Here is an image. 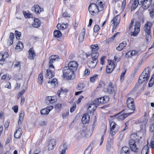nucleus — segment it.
I'll return each mask as SVG.
<instances>
[{
    "mask_svg": "<svg viewBox=\"0 0 154 154\" xmlns=\"http://www.w3.org/2000/svg\"><path fill=\"white\" fill-rule=\"evenodd\" d=\"M150 68L148 67L145 68L143 71L142 73L140 75L138 80V83L136 84L135 87L138 88L140 86L141 84L143 82L146 83L148 80L150 76Z\"/></svg>",
    "mask_w": 154,
    "mask_h": 154,
    "instance_id": "1",
    "label": "nucleus"
},
{
    "mask_svg": "<svg viewBox=\"0 0 154 154\" xmlns=\"http://www.w3.org/2000/svg\"><path fill=\"white\" fill-rule=\"evenodd\" d=\"M91 58L88 59L87 62V65L89 68L93 69L95 67L98 62L97 58L99 55L98 53H91Z\"/></svg>",
    "mask_w": 154,
    "mask_h": 154,
    "instance_id": "2",
    "label": "nucleus"
},
{
    "mask_svg": "<svg viewBox=\"0 0 154 154\" xmlns=\"http://www.w3.org/2000/svg\"><path fill=\"white\" fill-rule=\"evenodd\" d=\"M63 77L66 79L69 80L74 79L75 77V73L68 68L66 66H65L63 69Z\"/></svg>",
    "mask_w": 154,
    "mask_h": 154,
    "instance_id": "3",
    "label": "nucleus"
},
{
    "mask_svg": "<svg viewBox=\"0 0 154 154\" xmlns=\"http://www.w3.org/2000/svg\"><path fill=\"white\" fill-rule=\"evenodd\" d=\"M110 134L112 136L117 132L119 128V126L113 121L112 122H110Z\"/></svg>",
    "mask_w": 154,
    "mask_h": 154,
    "instance_id": "4",
    "label": "nucleus"
},
{
    "mask_svg": "<svg viewBox=\"0 0 154 154\" xmlns=\"http://www.w3.org/2000/svg\"><path fill=\"white\" fill-rule=\"evenodd\" d=\"M152 25V23L148 21L145 24L144 26V30L146 33V38L147 41H148L149 39H149L151 37V36L150 35V28Z\"/></svg>",
    "mask_w": 154,
    "mask_h": 154,
    "instance_id": "5",
    "label": "nucleus"
},
{
    "mask_svg": "<svg viewBox=\"0 0 154 154\" xmlns=\"http://www.w3.org/2000/svg\"><path fill=\"white\" fill-rule=\"evenodd\" d=\"M109 97L106 96L96 99L94 100V103L97 106H98L99 103H105L109 101Z\"/></svg>",
    "mask_w": 154,
    "mask_h": 154,
    "instance_id": "6",
    "label": "nucleus"
},
{
    "mask_svg": "<svg viewBox=\"0 0 154 154\" xmlns=\"http://www.w3.org/2000/svg\"><path fill=\"white\" fill-rule=\"evenodd\" d=\"M78 66L77 62L75 61H72L69 62L68 66H66L71 70L72 72H75L76 71Z\"/></svg>",
    "mask_w": 154,
    "mask_h": 154,
    "instance_id": "7",
    "label": "nucleus"
},
{
    "mask_svg": "<svg viewBox=\"0 0 154 154\" xmlns=\"http://www.w3.org/2000/svg\"><path fill=\"white\" fill-rule=\"evenodd\" d=\"M129 146L131 149L133 151L135 152H137L139 151V149L137 147L135 141L134 139H131L128 142Z\"/></svg>",
    "mask_w": 154,
    "mask_h": 154,
    "instance_id": "8",
    "label": "nucleus"
},
{
    "mask_svg": "<svg viewBox=\"0 0 154 154\" xmlns=\"http://www.w3.org/2000/svg\"><path fill=\"white\" fill-rule=\"evenodd\" d=\"M140 24L138 21L135 23L134 27V30L133 32H131V35L134 36H137L140 31Z\"/></svg>",
    "mask_w": 154,
    "mask_h": 154,
    "instance_id": "9",
    "label": "nucleus"
},
{
    "mask_svg": "<svg viewBox=\"0 0 154 154\" xmlns=\"http://www.w3.org/2000/svg\"><path fill=\"white\" fill-rule=\"evenodd\" d=\"M59 58L58 56L57 55H52L49 58L48 66L50 69L54 68L53 64L56 61H58Z\"/></svg>",
    "mask_w": 154,
    "mask_h": 154,
    "instance_id": "10",
    "label": "nucleus"
},
{
    "mask_svg": "<svg viewBox=\"0 0 154 154\" xmlns=\"http://www.w3.org/2000/svg\"><path fill=\"white\" fill-rule=\"evenodd\" d=\"M127 104L128 108L134 111L135 107L134 103V100L131 97H128L127 101Z\"/></svg>",
    "mask_w": 154,
    "mask_h": 154,
    "instance_id": "11",
    "label": "nucleus"
},
{
    "mask_svg": "<svg viewBox=\"0 0 154 154\" xmlns=\"http://www.w3.org/2000/svg\"><path fill=\"white\" fill-rule=\"evenodd\" d=\"M124 110H123L122 111L119 113L115 117L119 121L123 120L128 116L133 113V112L132 113H124Z\"/></svg>",
    "mask_w": 154,
    "mask_h": 154,
    "instance_id": "12",
    "label": "nucleus"
},
{
    "mask_svg": "<svg viewBox=\"0 0 154 154\" xmlns=\"http://www.w3.org/2000/svg\"><path fill=\"white\" fill-rule=\"evenodd\" d=\"M103 91L110 94H113L115 92V89L114 88V85L112 83L110 82L107 88H104Z\"/></svg>",
    "mask_w": 154,
    "mask_h": 154,
    "instance_id": "13",
    "label": "nucleus"
},
{
    "mask_svg": "<svg viewBox=\"0 0 154 154\" xmlns=\"http://www.w3.org/2000/svg\"><path fill=\"white\" fill-rule=\"evenodd\" d=\"M152 0H143L140 1V5H142V8L144 9H147L151 5Z\"/></svg>",
    "mask_w": 154,
    "mask_h": 154,
    "instance_id": "14",
    "label": "nucleus"
},
{
    "mask_svg": "<svg viewBox=\"0 0 154 154\" xmlns=\"http://www.w3.org/2000/svg\"><path fill=\"white\" fill-rule=\"evenodd\" d=\"M97 3L98 5L94 3H91V5L93 6V8H96V9L98 11L103 10L104 8L103 6V2H102L100 1L99 0H97Z\"/></svg>",
    "mask_w": 154,
    "mask_h": 154,
    "instance_id": "15",
    "label": "nucleus"
},
{
    "mask_svg": "<svg viewBox=\"0 0 154 154\" xmlns=\"http://www.w3.org/2000/svg\"><path fill=\"white\" fill-rule=\"evenodd\" d=\"M120 20V17L119 15H117L115 18L113 19L111 21L112 22V24L113 25V26L112 29V30H114L116 27L118 25L119 23Z\"/></svg>",
    "mask_w": 154,
    "mask_h": 154,
    "instance_id": "16",
    "label": "nucleus"
},
{
    "mask_svg": "<svg viewBox=\"0 0 154 154\" xmlns=\"http://www.w3.org/2000/svg\"><path fill=\"white\" fill-rule=\"evenodd\" d=\"M139 54V52L136 50H133L128 52L125 54V56L126 57H131L133 56H138Z\"/></svg>",
    "mask_w": 154,
    "mask_h": 154,
    "instance_id": "17",
    "label": "nucleus"
},
{
    "mask_svg": "<svg viewBox=\"0 0 154 154\" xmlns=\"http://www.w3.org/2000/svg\"><path fill=\"white\" fill-rule=\"evenodd\" d=\"M56 143V140L54 139H52L50 140L48 145V149L49 150H51L54 148Z\"/></svg>",
    "mask_w": 154,
    "mask_h": 154,
    "instance_id": "18",
    "label": "nucleus"
},
{
    "mask_svg": "<svg viewBox=\"0 0 154 154\" xmlns=\"http://www.w3.org/2000/svg\"><path fill=\"white\" fill-rule=\"evenodd\" d=\"M106 72L109 73L111 72L114 69V65L113 63L110 62L106 67Z\"/></svg>",
    "mask_w": 154,
    "mask_h": 154,
    "instance_id": "19",
    "label": "nucleus"
},
{
    "mask_svg": "<svg viewBox=\"0 0 154 154\" xmlns=\"http://www.w3.org/2000/svg\"><path fill=\"white\" fill-rule=\"evenodd\" d=\"M29 54L28 58L30 60H33L34 59V57L36 56L33 48H30L29 51Z\"/></svg>",
    "mask_w": 154,
    "mask_h": 154,
    "instance_id": "20",
    "label": "nucleus"
},
{
    "mask_svg": "<svg viewBox=\"0 0 154 154\" xmlns=\"http://www.w3.org/2000/svg\"><path fill=\"white\" fill-rule=\"evenodd\" d=\"M96 104L94 103V101L92 103L89 104L88 106V110L90 112H93L98 106H97Z\"/></svg>",
    "mask_w": 154,
    "mask_h": 154,
    "instance_id": "21",
    "label": "nucleus"
},
{
    "mask_svg": "<svg viewBox=\"0 0 154 154\" xmlns=\"http://www.w3.org/2000/svg\"><path fill=\"white\" fill-rule=\"evenodd\" d=\"M22 134V129L19 127L17 130H16L14 134V137L16 138H19Z\"/></svg>",
    "mask_w": 154,
    "mask_h": 154,
    "instance_id": "22",
    "label": "nucleus"
},
{
    "mask_svg": "<svg viewBox=\"0 0 154 154\" xmlns=\"http://www.w3.org/2000/svg\"><path fill=\"white\" fill-rule=\"evenodd\" d=\"M90 117L88 114H85L82 118V121L83 124H85L88 123Z\"/></svg>",
    "mask_w": 154,
    "mask_h": 154,
    "instance_id": "23",
    "label": "nucleus"
},
{
    "mask_svg": "<svg viewBox=\"0 0 154 154\" xmlns=\"http://www.w3.org/2000/svg\"><path fill=\"white\" fill-rule=\"evenodd\" d=\"M88 131V129L86 127H83L82 129V131H80V132H79L78 134L79 137H81L82 136L85 135V134H87V131Z\"/></svg>",
    "mask_w": 154,
    "mask_h": 154,
    "instance_id": "24",
    "label": "nucleus"
},
{
    "mask_svg": "<svg viewBox=\"0 0 154 154\" xmlns=\"http://www.w3.org/2000/svg\"><path fill=\"white\" fill-rule=\"evenodd\" d=\"M54 76V73L53 71L50 69H47L46 77L47 79H51Z\"/></svg>",
    "mask_w": 154,
    "mask_h": 154,
    "instance_id": "25",
    "label": "nucleus"
},
{
    "mask_svg": "<svg viewBox=\"0 0 154 154\" xmlns=\"http://www.w3.org/2000/svg\"><path fill=\"white\" fill-rule=\"evenodd\" d=\"M127 43L125 41H123L120 43L118 46L116 48V49L118 51H121L126 46Z\"/></svg>",
    "mask_w": 154,
    "mask_h": 154,
    "instance_id": "26",
    "label": "nucleus"
},
{
    "mask_svg": "<svg viewBox=\"0 0 154 154\" xmlns=\"http://www.w3.org/2000/svg\"><path fill=\"white\" fill-rule=\"evenodd\" d=\"M91 50L92 51L91 53H98L99 55V53L97 51L99 49V47L97 44L92 45L91 46Z\"/></svg>",
    "mask_w": 154,
    "mask_h": 154,
    "instance_id": "27",
    "label": "nucleus"
},
{
    "mask_svg": "<svg viewBox=\"0 0 154 154\" xmlns=\"http://www.w3.org/2000/svg\"><path fill=\"white\" fill-rule=\"evenodd\" d=\"M67 149V145L64 143L63 145H61L60 146V149H61L60 154H65L66 150Z\"/></svg>",
    "mask_w": 154,
    "mask_h": 154,
    "instance_id": "28",
    "label": "nucleus"
},
{
    "mask_svg": "<svg viewBox=\"0 0 154 154\" xmlns=\"http://www.w3.org/2000/svg\"><path fill=\"white\" fill-rule=\"evenodd\" d=\"M41 25V22L38 19L35 18L34 20V22L32 24L33 27L35 28H38Z\"/></svg>",
    "mask_w": 154,
    "mask_h": 154,
    "instance_id": "29",
    "label": "nucleus"
},
{
    "mask_svg": "<svg viewBox=\"0 0 154 154\" xmlns=\"http://www.w3.org/2000/svg\"><path fill=\"white\" fill-rule=\"evenodd\" d=\"M129 152L130 150L129 147L126 146L122 147L121 150V154H129Z\"/></svg>",
    "mask_w": 154,
    "mask_h": 154,
    "instance_id": "30",
    "label": "nucleus"
},
{
    "mask_svg": "<svg viewBox=\"0 0 154 154\" xmlns=\"http://www.w3.org/2000/svg\"><path fill=\"white\" fill-rule=\"evenodd\" d=\"M24 115V111H22L19 115V119L18 121V123L19 125L22 124V121L23 120V117Z\"/></svg>",
    "mask_w": 154,
    "mask_h": 154,
    "instance_id": "31",
    "label": "nucleus"
},
{
    "mask_svg": "<svg viewBox=\"0 0 154 154\" xmlns=\"http://www.w3.org/2000/svg\"><path fill=\"white\" fill-rule=\"evenodd\" d=\"M47 100L51 103L55 102L57 100L56 96H48L47 97Z\"/></svg>",
    "mask_w": 154,
    "mask_h": 154,
    "instance_id": "32",
    "label": "nucleus"
},
{
    "mask_svg": "<svg viewBox=\"0 0 154 154\" xmlns=\"http://www.w3.org/2000/svg\"><path fill=\"white\" fill-rule=\"evenodd\" d=\"M85 36V30L84 29H83L79 36V39L80 42H82L83 41Z\"/></svg>",
    "mask_w": 154,
    "mask_h": 154,
    "instance_id": "33",
    "label": "nucleus"
},
{
    "mask_svg": "<svg viewBox=\"0 0 154 154\" xmlns=\"http://www.w3.org/2000/svg\"><path fill=\"white\" fill-rule=\"evenodd\" d=\"M54 36L57 38H59L62 35L61 32L58 30H55L54 32Z\"/></svg>",
    "mask_w": 154,
    "mask_h": 154,
    "instance_id": "34",
    "label": "nucleus"
},
{
    "mask_svg": "<svg viewBox=\"0 0 154 154\" xmlns=\"http://www.w3.org/2000/svg\"><path fill=\"white\" fill-rule=\"evenodd\" d=\"M139 4V2H137L136 0H134L133 4L132 5L131 8V11H132L134 10L137 7L138 4Z\"/></svg>",
    "mask_w": 154,
    "mask_h": 154,
    "instance_id": "35",
    "label": "nucleus"
},
{
    "mask_svg": "<svg viewBox=\"0 0 154 154\" xmlns=\"http://www.w3.org/2000/svg\"><path fill=\"white\" fill-rule=\"evenodd\" d=\"M93 145V143H91L90 145L88 147L85 151V154H90L92 149L91 145Z\"/></svg>",
    "mask_w": 154,
    "mask_h": 154,
    "instance_id": "36",
    "label": "nucleus"
},
{
    "mask_svg": "<svg viewBox=\"0 0 154 154\" xmlns=\"http://www.w3.org/2000/svg\"><path fill=\"white\" fill-rule=\"evenodd\" d=\"M68 26L67 24H62L60 25V24H58L57 25V28L59 29H66Z\"/></svg>",
    "mask_w": 154,
    "mask_h": 154,
    "instance_id": "37",
    "label": "nucleus"
},
{
    "mask_svg": "<svg viewBox=\"0 0 154 154\" xmlns=\"http://www.w3.org/2000/svg\"><path fill=\"white\" fill-rule=\"evenodd\" d=\"M85 87V84L83 83L79 84L76 87V89L78 90H81Z\"/></svg>",
    "mask_w": 154,
    "mask_h": 154,
    "instance_id": "38",
    "label": "nucleus"
},
{
    "mask_svg": "<svg viewBox=\"0 0 154 154\" xmlns=\"http://www.w3.org/2000/svg\"><path fill=\"white\" fill-rule=\"evenodd\" d=\"M34 9L35 12L38 14L40 13L42 11L41 9L40 8L39 6L38 5H36L34 6V7L33 8Z\"/></svg>",
    "mask_w": 154,
    "mask_h": 154,
    "instance_id": "39",
    "label": "nucleus"
},
{
    "mask_svg": "<svg viewBox=\"0 0 154 154\" xmlns=\"http://www.w3.org/2000/svg\"><path fill=\"white\" fill-rule=\"evenodd\" d=\"M23 14L26 18H30L32 17L33 15L32 14L27 13L26 11H23Z\"/></svg>",
    "mask_w": 154,
    "mask_h": 154,
    "instance_id": "40",
    "label": "nucleus"
},
{
    "mask_svg": "<svg viewBox=\"0 0 154 154\" xmlns=\"http://www.w3.org/2000/svg\"><path fill=\"white\" fill-rule=\"evenodd\" d=\"M41 114L42 115H47L49 113V111L48 110V108H45L42 109L40 112Z\"/></svg>",
    "mask_w": 154,
    "mask_h": 154,
    "instance_id": "41",
    "label": "nucleus"
},
{
    "mask_svg": "<svg viewBox=\"0 0 154 154\" xmlns=\"http://www.w3.org/2000/svg\"><path fill=\"white\" fill-rule=\"evenodd\" d=\"M57 79H52L49 80L48 82V84H50L51 85L55 86L56 84L57 83Z\"/></svg>",
    "mask_w": 154,
    "mask_h": 154,
    "instance_id": "42",
    "label": "nucleus"
},
{
    "mask_svg": "<svg viewBox=\"0 0 154 154\" xmlns=\"http://www.w3.org/2000/svg\"><path fill=\"white\" fill-rule=\"evenodd\" d=\"M146 152H149V147L147 145L143 147L141 151V154H144Z\"/></svg>",
    "mask_w": 154,
    "mask_h": 154,
    "instance_id": "43",
    "label": "nucleus"
},
{
    "mask_svg": "<svg viewBox=\"0 0 154 154\" xmlns=\"http://www.w3.org/2000/svg\"><path fill=\"white\" fill-rule=\"evenodd\" d=\"M38 83L40 85H42L43 81V77L42 74L40 73L38 76Z\"/></svg>",
    "mask_w": 154,
    "mask_h": 154,
    "instance_id": "44",
    "label": "nucleus"
},
{
    "mask_svg": "<svg viewBox=\"0 0 154 154\" xmlns=\"http://www.w3.org/2000/svg\"><path fill=\"white\" fill-rule=\"evenodd\" d=\"M98 75H95L91 77L90 78V81L92 82H94L97 79Z\"/></svg>",
    "mask_w": 154,
    "mask_h": 154,
    "instance_id": "45",
    "label": "nucleus"
},
{
    "mask_svg": "<svg viewBox=\"0 0 154 154\" xmlns=\"http://www.w3.org/2000/svg\"><path fill=\"white\" fill-rule=\"evenodd\" d=\"M23 47V43L21 42H19V43L16 45V49H22Z\"/></svg>",
    "mask_w": 154,
    "mask_h": 154,
    "instance_id": "46",
    "label": "nucleus"
},
{
    "mask_svg": "<svg viewBox=\"0 0 154 154\" xmlns=\"http://www.w3.org/2000/svg\"><path fill=\"white\" fill-rule=\"evenodd\" d=\"M15 33L16 38L18 40L19 39H20V36L21 35V32L17 31V30H15Z\"/></svg>",
    "mask_w": 154,
    "mask_h": 154,
    "instance_id": "47",
    "label": "nucleus"
},
{
    "mask_svg": "<svg viewBox=\"0 0 154 154\" xmlns=\"http://www.w3.org/2000/svg\"><path fill=\"white\" fill-rule=\"evenodd\" d=\"M93 8V6L91 5V3L90 5L88 7V10L89 12L91 13V14L92 15H94V13H95L94 11V10L92 11H91V9H92V8Z\"/></svg>",
    "mask_w": 154,
    "mask_h": 154,
    "instance_id": "48",
    "label": "nucleus"
},
{
    "mask_svg": "<svg viewBox=\"0 0 154 154\" xmlns=\"http://www.w3.org/2000/svg\"><path fill=\"white\" fill-rule=\"evenodd\" d=\"M97 122V121L96 120H94L93 123L92 125L90 126L89 128L91 129L92 131H93L94 130V127L96 125V124Z\"/></svg>",
    "mask_w": 154,
    "mask_h": 154,
    "instance_id": "49",
    "label": "nucleus"
},
{
    "mask_svg": "<svg viewBox=\"0 0 154 154\" xmlns=\"http://www.w3.org/2000/svg\"><path fill=\"white\" fill-rule=\"evenodd\" d=\"M22 77V75L21 74H15L14 76V78L16 81L21 79Z\"/></svg>",
    "mask_w": 154,
    "mask_h": 154,
    "instance_id": "50",
    "label": "nucleus"
},
{
    "mask_svg": "<svg viewBox=\"0 0 154 154\" xmlns=\"http://www.w3.org/2000/svg\"><path fill=\"white\" fill-rule=\"evenodd\" d=\"M148 10L149 12V15L150 17H152L154 15V9H149Z\"/></svg>",
    "mask_w": 154,
    "mask_h": 154,
    "instance_id": "51",
    "label": "nucleus"
},
{
    "mask_svg": "<svg viewBox=\"0 0 154 154\" xmlns=\"http://www.w3.org/2000/svg\"><path fill=\"white\" fill-rule=\"evenodd\" d=\"M100 28L99 26L96 25L94 27V32H98L100 29Z\"/></svg>",
    "mask_w": 154,
    "mask_h": 154,
    "instance_id": "52",
    "label": "nucleus"
},
{
    "mask_svg": "<svg viewBox=\"0 0 154 154\" xmlns=\"http://www.w3.org/2000/svg\"><path fill=\"white\" fill-rule=\"evenodd\" d=\"M126 71L125 70V71L123 72L121 74L120 76V81L122 82L124 79V76L126 73Z\"/></svg>",
    "mask_w": 154,
    "mask_h": 154,
    "instance_id": "53",
    "label": "nucleus"
},
{
    "mask_svg": "<svg viewBox=\"0 0 154 154\" xmlns=\"http://www.w3.org/2000/svg\"><path fill=\"white\" fill-rule=\"evenodd\" d=\"M154 84V80L150 79L148 83V86L151 87Z\"/></svg>",
    "mask_w": 154,
    "mask_h": 154,
    "instance_id": "54",
    "label": "nucleus"
},
{
    "mask_svg": "<svg viewBox=\"0 0 154 154\" xmlns=\"http://www.w3.org/2000/svg\"><path fill=\"white\" fill-rule=\"evenodd\" d=\"M2 54L4 60V61L8 57L9 55L7 52H5Z\"/></svg>",
    "mask_w": 154,
    "mask_h": 154,
    "instance_id": "55",
    "label": "nucleus"
},
{
    "mask_svg": "<svg viewBox=\"0 0 154 154\" xmlns=\"http://www.w3.org/2000/svg\"><path fill=\"white\" fill-rule=\"evenodd\" d=\"M120 57L119 55H116L114 57V60L116 62H118L120 60Z\"/></svg>",
    "mask_w": 154,
    "mask_h": 154,
    "instance_id": "56",
    "label": "nucleus"
},
{
    "mask_svg": "<svg viewBox=\"0 0 154 154\" xmlns=\"http://www.w3.org/2000/svg\"><path fill=\"white\" fill-rule=\"evenodd\" d=\"M11 78V76L8 77V78H7V75H3L1 79L2 80H8Z\"/></svg>",
    "mask_w": 154,
    "mask_h": 154,
    "instance_id": "57",
    "label": "nucleus"
},
{
    "mask_svg": "<svg viewBox=\"0 0 154 154\" xmlns=\"http://www.w3.org/2000/svg\"><path fill=\"white\" fill-rule=\"evenodd\" d=\"M60 91V92H61V93L67 92L68 91V90L67 89L64 88H61Z\"/></svg>",
    "mask_w": 154,
    "mask_h": 154,
    "instance_id": "58",
    "label": "nucleus"
},
{
    "mask_svg": "<svg viewBox=\"0 0 154 154\" xmlns=\"http://www.w3.org/2000/svg\"><path fill=\"white\" fill-rule=\"evenodd\" d=\"M12 109L14 110V112L15 113L17 112L18 111V106H17L16 105L13 106Z\"/></svg>",
    "mask_w": 154,
    "mask_h": 154,
    "instance_id": "59",
    "label": "nucleus"
},
{
    "mask_svg": "<svg viewBox=\"0 0 154 154\" xmlns=\"http://www.w3.org/2000/svg\"><path fill=\"white\" fill-rule=\"evenodd\" d=\"M13 40L14 39H11L10 38H9L8 43L9 45H11L13 44Z\"/></svg>",
    "mask_w": 154,
    "mask_h": 154,
    "instance_id": "60",
    "label": "nucleus"
},
{
    "mask_svg": "<svg viewBox=\"0 0 154 154\" xmlns=\"http://www.w3.org/2000/svg\"><path fill=\"white\" fill-rule=\"evenodd\" d=\"M150 55H151V54H150V55H148V56H146H146H143V57H142V58L141 60H140V61L141 62H144V60H145L147 58H148V57H149V56H150Z\"/></svg>",
    "mask_w": 154,
    "mask_h": 154,
    "instance_id": "61",
    "label": "nucleus"
},
{
    "mask_svg": "<svg viewBox=\"0 0 154 154\" xmlns=\"http://www.w3.org/2000/svg\"><path fill=\"white\" fill-rule=\"evenodd\" d=\"M25 91V89H23L18 94V98L20 97L23 94Z\"/></svg>",
    "mask_w": 154,
    "mask_h": 154,
    "instance_id": "62",
    "label": "nucleus"
},
{
    "mask_svg": "<svg viewBox=\"0 0 154 154\" xmlns=\"http://www.w3.org/2000/svg\"><path fill=\"white\" fill-rule=\"evenodd\" d=\"M126 4V1L125 0H124L122 1V4L121 5V7L123 9H124L125 6V5Z\"/></svg>",
    "mask_w": 154,
    "mask_h": 154,
    "instance_id": "63",
    "label": "nucleus"
},
{
    "mask_svg": "<svg viewBox=\"0 0 154 154\" xmlns=\"http://www.w3.org/2000/svg\"><path fill=\"white\" fill-rule=\"evenodd\" d=\"M150 130L151 132H154V124L151 125L150 127Z\"/></svg>",
    "mask_w": 154,
    "mask_h": 154,
    "instance_id": "64",
    "label": "nucleus"
}]
</instances>
